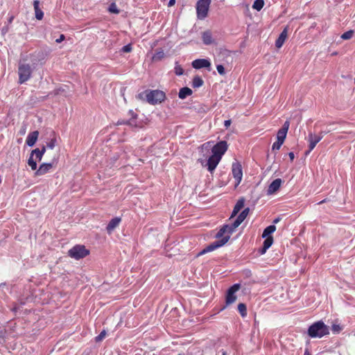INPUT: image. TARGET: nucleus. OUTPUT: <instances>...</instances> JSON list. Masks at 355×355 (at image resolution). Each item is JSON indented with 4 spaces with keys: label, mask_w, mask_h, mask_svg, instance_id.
Returning <instances> with one entry per match:
<instances>
[{
    "label": "nucleus",
    "mask_w": 355,
    "mask_h": 355,
    "mask_svg": "<svg viewBox=\"0 0 355 355\" xmlns=\"http://www.w3.org/2000/svg\"><path fill=\"white\" fill-rule=\"evenodd\" d=\"M137 98L146 101L150 105H157L163 102L166 98V94L164 92L158 89H146L137 95Z\"/></svg>",
    "instance_id": "obj_1"
},
{
    "label": "nucleus",
    "mask_w": 355,
    "mask_h": 355,
    "mask_svg": "<svg viewBox=\"0 0 355 355\" xmlns=\"http://www.w3.org/2000/svg\"><path fill=\"white\" fill-rule=\"evenodd\" d=\"M308 335L309 337L322 338L329 334V329L324 322L322 320L317 321L312 324L308 329Z\"/></svg>",
    "instance_id": "obj_2"
},
{
    "label": "nucleus",
    "mask_w": 355,
    "mask_h": 355,
    "mask_svg": "<svg viewBox=\"0 0 355 355\" xmlns=\"http://www.w3.org/2000/svg\"><path fill=\"white\" fill-rule=\"evenodd\" d=\"M33 68L28 63L20 61L18 65V83L23 84L27 82L32 76Z\"/></svg>",
    "instance_id": "obj_3"
},
{
    "label": "nucleus",
    "mask_w": 355,
    "mask_h": 355,
    "mask_svg": "<svg viewBox=\"0 0 355 355\" xmlns=\"http://www.w3.org/2000/svg\"><path fill=\"white\" fill-rule=\"evenodd\" d=\"M230 240V236H223L221 239L215 241L209 244L204 249H202L200 252H199L197 254L198 257L203 255L206 253L212 252L218 248L223 246L226 244Z\"/></svg>",
    "instance_id": "obj_4"
},
{
    "label": "nucleus",
    "mask_w": 355,
    "mask_h": 355,
    "mask_svg": "<svg viewBox=\"0 0 355 355\" xmlns=\"http://www.w3.org/2000/svg\"><path fill=\"white\" fill-rule=\"evenodd\" d=\"M89 254V251L86 249L85 245H76L68 252L69 256L76 260L83 259L87 256Z\"/></svg>",
    "instance_id": "obj_5"
},
{
    "label": "nucleus",
    "mask_w": 355,
    "mask_h": 355,
    "mask_svg": "<svg viewBox=\"0 0 355 355\" xmlns=\"http://www.w3.org/2000/svg\"><path fill=\"white\" fill-rule=\"evenodd\" d=\"M211 0H198L196 3L197 17L204 19L207 17Z\"/></svg>",
    "instance_id": "obj_6"
},
{
    "label": "nucleus",
    "mask_w": 355,
    "mask_h": 355,
    "mask_svg": "<svg viewBox=\"0 0 355 355\" xmlns=\"http://www.w3.org/2000/svg\"><path fill=\"white\" fill-rule=\"evenodd\" d=\"M240 288L241 284L236 283L227 289L225 296V306L222 309V310L227 306L233 304L236 300L237 297L236 295V293L240 289Z\"/></svg>",
    "instance_id": "obj_7"
},
{
    "label": "nucleus",
    "mask_w": 355,
    "mask_h": 355,
    "mask_svg": "<svg viewBox=\"0 0 355 355\" xmlns=\"http://www.w3.org/2000/svg\"><path fill=\"white\" fill-rule=\"evenodd\" d=\"M227 148L228 146L226 141H220L212 147V155L221 159L223 155L227 151Z\"/></svg>",
    "instance_id": "obj_8"
},
{
    "label": "nucleus",
    "mask_w": 355,
    "mask_h": 355,
    "mask_svg": "<svg viewBox=\"0 0 355 355\" xmlns=\"http://www.w3.org/2000/svg\"><path fill=\"white\" fill-rule=\"evenodd\" d=\"M232 173L234 178L236 180V186H238L241 183L243 178L242 166L239 162L232 163Z\"/></svg>",
    "instance_id": "obj_9"
},
{
    "label": "nucleus",
    "mask_w": 355,
    "mask_h": 355,
    "mask_svg": "<svg viewBox=\"0 0 355 355\" xmlns=\"http://www.w3.org/2000/svg\"><path fill=\"white\" fill-rule=\"evenodd\" d=\"M322 135H316L312 132H309L308 135V141L309 142V150L306 151L305 154L309 155L315 147L317 144L321 141Z\"/></svg>",
    "instance_id": "obj_10"
},
{
    "label": "nucleus",
    "mask_w": 355,
    "mask_h": 355,
    "mask_svg": "<svg viewBox=\"0 0 355 355\" xmlns=\"http://www.w3.org/2000/svg\"><path fill=\"white\" fill-rule=\"evenodd\" d=\"M191 66L195 69H200L202 68H210L211 62L209 59L200 58L196 59L191 62Z\"/></svg>",
    "instance_id": "obj_11"
},
{
    "label": "nucleus",
    "mask_w": 355,
    "mask_h": 355,
    "mask_svg": "<svg viewBox=\"0 0 355 355\" xmlns=\"http://www.w3.org/2000/svg\"><path fill=\"white\" fill-rule=\"evenodd\" d=\"M53 167L52 163H43L35 170V175L40 176L47 173Z\"/></svg>",
    "instance_id": "obj_12"
},
{
    "label": "nucleus",
    "mask_w": 355,
    "mask_h": 355,
    "mask_svg": "<svg viewBox=\"0 0 355 355\" xmlns=\"http://www.w3.org/2000/svg\"><path fill=\"white\" fill-rule=\"evenodd\" d=\"M282 182V181L280 178H277L274 180L268 186V188L267 189V194L271 195L275 193L277 191H278L281 187Z\"/></svg>",
    "instance_id": "obj_13"
},
{
    "label": "nucleus",
    "mask_w": 355,
    "mask_h": 355,
    "mask_svg": "<svg viewBox=\"0 0 355 355\" xmlns=\"http://www.w3.org/2000/svg\"><path fill=\"white\" fill-rule=\"evenodd\" d=\"M220 158L211 155L207 159V169L209 172H212L215 170L219 162L220 161Z\"/></svg>",
    "instance_id": "obj_14"
},
{
    "label": "nucleus",
    "mask_w": 355,
    "mask_h": 355,
    "mask_svg": "<svg viewBox=\"0 0 355 355\" xmlns=\"http://www.w3.org/2000/svg\"><path fill=\"white\" fill-rule=\"evenodd\" d=\"M250 212V208L246 207L237 216L236 220L234 221V227H238L241 223L245 219L247 216L248 215Z\"/></svg>",
    "instance_id": "obj_15"
},
{
    "label": "nucleus",
    "mask_w": 355,
    "mask_h": 355,
    "mask_svg": "<svg viewBox=\"0 0 355 355\" xmlns=\"http://www.w3.org/2000/svg\"><path fill=\"white\" fill-rule=\"evenodd\" d=\"M288 36V26L285 27L283 31L279 34L278 38L275 41V46L277 48H281L284 43L285 42L286 39Z\"/></svg>",
    "instance_id": "obj_16"
},
{
    "label": "nucleus",
    "mask_w": 355,
    "mask_h": 355,
    "mask_svg": "<svg viewBox=\"0 0 355 355\" xmlns=\"http://www.w3.org/2000/svg\"><path fill=\"white\" fill-rule=\"evenodd\" d=\"M39 132L37 130H35L33 132H30L26 139V144L27 146L32 147L33 146L38 138Z\"/></svg>",
    "instance_id": "obj_17"
},
{
    "label": "nucleus",
    "mask_w": 355,
    "mask_h": 355,
    "mask_svg": "<svg viewBox=\"0 0 355 355\" xmlns=\"http://www.w3.org/2000/svg\"><path fill=\"white\" fill-rule=\"evenodd\" d=\"M121 219L119 217H114L112 218L108 223L106 230L110 234L120 223Z\"/></svg>",
    "instance_id": "obj_18"
},
{
    "label": "nucleus",
    "mask_w": 355,
    "mask_h": 355,
    "mask_svg": "<svg viewBox=\"0 0 355 355\" xmlns=\"http://www.w3.org/2000/svg\"><path fill=\"white\" fill-rule=\"evenodd\" d=\"M33 7L35 10V18L38 20L42 19L44 17V12L40 8V1L38 0H35L33 1Z\"/></svg>",
    "instance_id": "obj_19"
},
{
    "label": "nucleus",
    "mask_w": 355,
    "mask_h": 355,
    "mask_svg": "<svg viewBox=\"0 0 355 355\" xmlns=\"http://www.w3.org/2000/svg\"><path fill=\"white\" fill-rule=\"evenodd\" d=\"M202 39L205 45L211 44L214 42L211 33L209 31L202 33Z\"/></svg>",
    "instance_id": "obj_20"
},
{
    "label": "nucleus",
    "mask_w": 355,
    "mask_h": 355,
    "mask_svg": "<svg viewBox=\"0 0 355 355\" xmlns=\"http://www.w3.org/2000/svg\"><path fill=\"white\" fill-rule=\"evenodd\" d=\"M193 92L192 90L187 87H182L180 89L178 93V97L180 99H184L187 96H191Z\"/></svg>",
    "instance_id": "obj_21"
},
{
    "label": "nucleus",
    "mask_w": 355,
    "mask_h": 355,
    "mask_svg": "<svg viewBox=\"0 0 355 355\" xmlns=\"http://www.w3.org/2000/svg\"><path fill=\"white\" fill-rule=\"evenodd\" d=\"M128 114L131 116V118L129 120H127L126 123L132 127H137L138 125L136 122L137 114L135 113L132 110H130Z\"/></svg>",
    "instance_id": "obj_22"
},
{
    "label": "nucleus",
    "mask_w": 355,
    "mask_h": 355,
    "mask_svg": "<svg viewBox=\"0 0 355 355\" xmlns=\"http://www.w3.org/2000/svg\"><path fill=\"white\" fill-rule=\"evenodd\" d=\"M276 230V226L275 225H270L266 227L262 234V237H272L271 234Z\"/></svg>",
    "instance_id": "obj_23"
},
{
    "label": "nucleus",
    "mask_w": 355,
    "mask_h": 355,
    "mask_svg": "<svg viewBox=\"0 0 355 355\" xmlns=\"http://www.w3.org/2000/svg\"><path fill=\"white\" fill-rule=\"evenodd\" d=\"M203 83V80L199 76H194L192 80V87L193 88H198L202 86Z\"/></svg>",
    "instance_id": "obj_24"
},
{
    "label": "nucleus",
    "mask_w": 355,
    "mask_h": 355,
    "mask_svg": "<svg viewBox=\"0 0 355 355\" xmlns=\"http://www.w3.org/2000/svg\"><path fill=\"white\" fill-rule=\"evenodd\" d=\"M286 128H280L277 133V140L280 141L282 142H284V140L286 137Z\"/></svg>",
    "instance_id": "obj_25"
},
{
    "label": "nucleus",
    "mask_w": 355,
    "mask_h": 355,
    "mask_svg": "<svg viewBox=\"0 0 355 355\" xmlns=\"http://www.w3.org/2000/svg\"><path fill=\"white\" fill-rule=\"evenodd\" d=\"M164 56L165 53L164 51L162 49H159L153 54L152 59L153 61H159L164 58Z\"/></svg>",
    "instance_id": "obj_26"
},
{
    "label": "nucleus",
    "mask_w": 355,
    "mask_h": 355,
    "mask_svg": "<svg viewBox=\"0 0 355 355\" xmlns=\"http://www.w3.org/2000/svg\"><path fill=\"white\" fill-rule=\"evenodd\" d=\"M238 311L242 318H244L247 316V306L244 303H239L238 304Z\"/></svg>",
    "instance_id": "obj_27"
},
{
    "label": "nucleus",
    "mask_w": 355,
    "mask_h": 355,
    "mask_svg": "<svg viewBox=\"0 0 355 355\" xmlns=\"http://www.w3.org/2000/svg\"><path fill=\"white\" fill-rule=\"evenodd\" d=\"M37 161L34 159V156H32V153H31L30 156L28 159V164L31 168L33 171H35L37 167Z\"/></svg>",
    "instance_id": "obj_28"
},
{
    "label": "nucleus",
    "mask_w": 355,
    "mask_h": 355,
    "mask_svg": "<svg viewBox=\"0 0 355 355\" xmlns=\"http://www.w3.org/2000/svg\"><path fill=\"white\" fill-rule=\"evenodd\" d=\"M264 6V1L263 0H255L252 5V8L259 11L261 10Z\"/></svg>",
    "instance_id": "obj_29"
},
{
    "label": "nucleus",
    "mask_w": 355,
    "mask_h": 355,
    "mask_svg": "<svg viewBox=\"0 0 355 355\" xmlns=\"http://www.w3.org/2000/svg\"><path fill=\"white\" fill-rule=\"evenodd\" d=\"M32 156H35V159L41 161L43 157V154L40 152V148H35L31 151Z\"/></svg>",
    "instance_id": "obj_30"
},
{
    "label": "nucleus",
    "mask_w": 355,
    "mask_h": 355,
    "mask_svg": "<svg viewBox=\"0 0 355 355\" xmlns=\"http://www.w3.org/2000/svg\"><path fill=\"white\" fill-rule=\"evenodd\" d=\"M174 72L178 76H182L184 73V69L177 61L175 63Z\"/></svg>",
    "instance_id": "obj_31"
},
{
    "label": "nucleus",
    "mask_w": 355,
    "mask_h": 355,
    "mask_svg": "<svg viewBox=\"0 0 355 355\" xmlns=\"http://www.w3.org/2000/svg\"><path fill=\"white\" fill-rule=\"evenodd\" d=\"M273 243V237H265L263 245V247L269 249Z\"/></svg>",
    "instance_id": "obj_32"
},
{
    "label": "nucleus",
    "mask_w": 355,
    "mask_h": 355,
    "mask_svg": "<svg viewBox=\"0 0 355 355\" xmlns=\"http://www.w3.org/2000/svg\"><path fill=\"white\" fill-rule=\"evenodd\" d=\"M108 11L111 13L119 14L120 10L117 8L116 5L114 2L110 3L107 8Z\"/></svg>",
    "instance_id": "obj_33"
},
{
    "label": "nucleus",
    "mask_w": 355,
    "mask_h": 355,
    "mask_svg": "<svg viewBox=\"0 0 355 355\" xmlns=\"http://www.w3.org/2000/svg\"><path fill=\"white\" fill-rule=\"evenodd\" d=\"M244 204H245L244 198H241L237 200V202L235 204L234 207L236 208V209H238L239 211H240L244 207Z\"/></svg>",
    "instance_id": "obj_34"
},
{
    "label": "nucleus",
    "mask_w": 355,
    "mask_h": 355,
    "mask_svg": "<svg viewBox=\"0 0 355 355\" xmlns=\"http://www.w3.org/2000/svg\"><path fill=\"white\" fill-rule=\"evenodd\" d=\"M353 35H354V31L349 30V31L345 32L343 34H342L341 38L343 40H349L352 37Z\"/></svg>",
    "instance_id": "obj_35"
},
{
    "label": "nucleus",
    "mask_w": 355,
    "mask_h": 355,
    "mask_svg": "<svg viewBox=\"0 0 355 355\" xmlns=\"http://www.w3.org/2000/svg\"><path fill=\"white\" fill-rule=\"evenodd\" d=\"M227 227V225H223V227L218 230V232L216 234V238L219 239L223 237L225 234H227L225 229Z\"/></svg>",
    "instance_id": "obj_36"
},
{
    "label": "nucleus",
    "mask_w": 355,
    "mask_h": 355,
    "mask_svg": "<svg viewBox=\"0 0 355 355\" xmlns=\"http://www.w3.org/2000/svg\"><path fill=\"white\" fill-rule=\"evenodd\" d=\"M107 331L105 329H103L97 336L95 337V341L96 343H99L102 341L105 337Z\"/></svg>",
    "instance_id": "obj_37"
},
{
    "label": "nucleus",
    "mask_w": 355,
    "mask_h": 355,
    "mask_svg": "<svg viewBox=\"0 0 355 355\" xmlns=\"http://www.w3.org/2000/svg\"><path fill=\"white\" fill-rule=\"evenodd\" d=\"M225 225H227V227L225 229L226 230V232L227 234V236H230L234 232V230H236V227H233L234 225V222L229 225V224H225Z\"/></svg>",
    "instance_id": "obj_38"
},
{
    "label": "nucleus",
    "mask_w": 355,
    "mask_h": 355,
    "mask_svg": "<svg viewBox=\"0 0 355 355\" xmlns=\"http://www.w3.org/2000/svg\"><path fill=\"white\" fill-rule=\"evenodd\" d=\"M56 145V139L52 138L51 140L46 144V147L49 149H53Z\"/></svg>",
    "instance_id": "obj_39"
},
{
    "label": "nucleus",
    "mask_w": 355,
    "mask_h": 355,
    "mask_svg": "<svg viewBox=\"0 0 355 355\" xmlns=\"http://www.w3.org/2000/svg\"><path fill=\"white\" fill-rule=\"evenodd\" d=\"M132 44H128L125 46H123L121 49V52H123V53H129L132 51Z\"/></svg>",
    "instance_id": "obj_40"
},
{
    "label": "nucleus",
    "mask_w": 355,
    "mask_h": 355,
    "mask_svg": "<svg viewBox=\"0 0 355 355\" xmlns=\"http://www.w3.org/2000/svg\"><path fill=\"white\" fill-rule=\"evenodd\" d=\"M283 144L284 142L277 140L272 146V150H279Z\"/></svg>",
    "instance_id": "obj_41"
},
{
    "label": "nucleus",
    "mask_w": 355,
    "mask_h": 355,
    "mask_svg": "<svg viewBox=\"0 0 355 355\" xmlns=\"http://www.w3.org/2000/svg\"><path fill=\"white\" fill-rule=\"evenodd\" d=\"M216 69H217L218 73L220 75L223 76V75L225 74V67H223V65H222V64H217L216 65Z\"/></svg>",
    "instance_id": "obj_42"
},
{
    "label": "nucleus",
    "mask_w": 355,
    "mask_h": 355,
    "mask_svg": "<svg viewBox=\"0 0 355 355\" xmlns=\"http://www.w3.org/2000/svg\"><path fill=\"white\" fill-rule=\"evenodd\" d=\"M6 330L0 327V343L4 340Z\"/></svg>",
    "instance_id": "obj_43"
},
{
    "label": "nucleus",
    "mask_w": 355,
    "mask_h": 355,
    "mask_svg": "<svg viewBox=\"0 0 355 355\" xmlns=\"http://www.w3.org/2000/svg\"><path fill=\"white\" fill-rule=\"evenodd\" d=\"M341 330V328L339 324H333L332 325V331L334 333H338Z\"/></svg>",
    "instance_id": "obj_44"
},
{
    "label": "nucleus",
    "mask_w": 355,
    "mask_h": 355,
    "mask_svg": "<svg viewBox=\"0 0 355 355\" xmlns=\"http://www.w3.org/2000/svg\"><path fill=\"white\" fill-rule=\"evenodd\" d=\"M267 250L268 249L266 248L263 247V245L261 248L259 249L258 252L261 255H262V254H264L266 252Z\"/></svg>",
    "instance_id": "obj_45"
},
{
    "label": "nucleus",
    "mask_w": 355,
    "mask_h": 355,
    "mask_svg": "<svg viewBox=\"0 0 355 355\" xmlns=\"http://www.w3.org/2000/svg\"><path fill=\"white\" fill-rule=\"evenodd\" d=\"M65 39V36L63 34H61L58 39L55 40L57 43H60Z\"/></svg>",
    "instance_id": "obj_46"
},
{
    "label": "nucleus",
    "mask_w": 355,
    "mask_h": 355,
    "mask_svg": "<svg viewBox=\"0 0 355 355\" xmlns=\"http://www.w3.org/2000/svg\"><path fill=\"white\" fill-rule=\"evenodd\" d=\"M232 123L231 119L225 120L224 122V125L225 128H227Z\"/></svg>",
    "instance_id": "obj_47"
},
{
    "label": "nucleus",
    "mask_w": 355,
    "mask_h": 355,
    "mask_svg": "<svg viewBox=\"0 0 355 355\" xmlns=\"http://www.w3.org/2000/svg\"><path fill=\"white\" fill-rule=\"evenodd\" d=\"M239 211L238 209H236V208L234 207L233 211H232V214H231V218H233L235 216H236L237 214L239 213Z\"/></svg>",
    "instance_id": "obj_48"
},
{
    "label": "nucleus",
    "mask_w": 355,
    "mask_h": 355,
    "mask_svg": "<svg viewBox=\"0 0 355 355\" xmlns=\"http://www.w3.org/2000/svg\"><path fill=\"white\" fill-rule=\"evenodd\" d=\"M288 128H289V122L286 121L281 128H286V132H288Z\"/></svg>",
    "instance_id": "obj_49"
},
{
    "label": "nucleus",
    "mask_w": 355,
    "mask_h": 355,
    "mask_svg": "<svg viewBox=\"0 0 355 355\" xmlns=\"http://www.w3.org/2000/svg\"><path fill=\"white\" fill-rule=\"evenodd\" d=\"M288 157H289V158H290V159H291V162H292V161H293V159H294V158H295L294 153H293V152H290V153H288Z\"/></svg>",
    "instance_id": "obj_50"
},
{
    "label": "nucleus",
    "mask_w": 355,
    "mask_h": 355,
    "mask_svg": "<svg viewBox=\"0 0 355 355\" xmlns=\"http://www.w3.org/2000/svg\"><path fill=\"white\" fill-rule=\"evenodd\" d=\"M175 3V0H169L168 3V6H173Z\"/></svg>",
    "instance_id": "obj_51"
},
{
    "label": "nucleus",
    "mask_w": 355,
    "mask_h": 355,
    "mask_svg": "<svg viewBox=\"0 0 355 355\" xmlns=\"http://www.w3.org/2000/svg\"><path fill=\"white\" fill-rule=\"evenodd\" d=\"M126 121H127V120L119 121L117 124L118 125H123V124L128 125V123H127Z\"/></svg>",
    "instance_id": "obj_52"
},
{
    "label": "nucleus",
    "mask_w": 355,
    "mask_h": 355,
    "mask_svg": "<svg viewBox=\"0 0 355 355\" xmlns=\"http://www.w3.org/2000/svg\"><path fill=\"white\" fill-rule=\"evenodd\" d=\"M40 152L44 155L46 152V146H43L41 149H40Z\"/></svg>",
    "instance_id": "obj_53"
},
{
    "label": "nucleus",
    "mask_w": 355,
    "mask_h": 355,
    "mask_svg": "<svg viewBox=\"0 0 355 355\" xmlns=\"http://www.w3.org/2000/svg\"><path fill=\"white\" fill-rule=\"evenodd\" d=\"M280 219H281V218H280L279 217L276 218L273 220V222H272V223H273V224H272V225H275V224L277 223L280 220Z\"/></svg>",
    "instance_id": "obj_54"
},
{
    "label": "nucleus",
    "mask_w": 355,
    "mask_h": 355,
    "mask_svg": "<svg viewBox=\"0 0 355 355\" xmlns=\"http://www.w3.org/2000/svg\"><path fill=\"white\" fill-rule=\"evenodd\" d=\"M327 202V198H325V199H324V200H322L320 201V202L318 203V205H321V204H322V203H324V202Z\"/></svg>",
    "instance_id": "obj_55"
},
{
    "label": "nucleus",
    "mask_w": 355,
    "mask_h": 355,
    "mask_svg": "<svg viewBox=\"0 0 355 355\" xmlns=\"http://www.w3.org/2000/svg\"><path fill=\"white\" fill-rule=\"evenodd\" d=\"M325 132H321L319 135H322V137L324 136Z\"/></svg>",
    "instance_id": "obj_56"
},
{
    "label": "nucleus",
    "mask_w": 355,
    "mask_h": 355,
    "mask_svg": "<svg viewBox=\"0 0 355 355\" xmlns=\"http://www.w3.org/2000/svg\"><path fill=\"white\" fill-rule=\"evenodd\" d=\"M304 355H310V354H309V352L306 350V351L304 352Z\"/></svg>",
    "instance_id": "obj_57"
},
{
    "label": "nucleus",
    "mask_w": 355,
    "mask_h": 355,
    "mask_svg": "<svg viewBox=\"0 0 355 355\" xmlns=\"http://www.w3.org/2000/svg\"><path fill=\"white\" fill-rule=\"evenodd\" d=\"M21 132V134H24V133H25V129H24V130H21V132Z\"/></svg>",
    "instance_id": "obj_58"
},
{
    "label": "nucleus",
    "mask_w": 355,
    "mask_h": 355,
    "mask_svg": "<svg viewBox=\"0 0 355 355\" xmlns=\"http://www.w3.org/2000/svg\"><path fill=\"white\" fill-rule=\"evenodd\" d=\"M222 355H227L226 352L225 351H223Z\"/></svg>",
    "instance_id": "obj_59"
},
{
    "label": "nucleus",
    "mask_w": 355,
    "mask_h": 355,
    "mask_svg": "<svg viewBox=\"0 0 355 355\" xmlns=\"http://www.w3.org/2000/svg\"><path fill=\"white\" fill-rule=\"evenodd\" d=\"M178 355H182L181 354H178Z\"/></svg>",
    "instance_id": "obj_60"
}]
</instances>
